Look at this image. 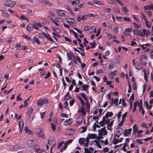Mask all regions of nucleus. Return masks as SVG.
<instances>
[{
	"label": "nucleus",
	"mask_w": 153,
	"mask_h": 153,
	"mask_svg": "<svg viewBox=\"0 0 153 153\" xmlns=\"http://www.w3.org/2000/svg\"><path fill=\"white\" fill-rule=\"evenodd\" d=\"M86 139L84 138H79V143L81 145L83 144L85 141Z\"/></svg>",
	"instance_id": "473e14b6"
},
{
	"label": "nucleus",
	"mask_w": 153,
	"mask_h": 153,
	"mask_svg": "<svg viewBox=\"0 0 153 153\" xmlns=\"http://www.w3.org/2000/svg\"><path fill=\"white\" fill-rule=\"evenodd\" d=\"M34 141L33 140H30L27 141V145L28 147L33 146L34 145Z\"/></svg>",
	"instance_id": "f3484780"
},
{
	"label": "nucleus",
	"mask_w": 153,
	"mask_h": 153,
	"mask_svg": "<svg viewBox=\"0 0 153 153\" xmlns=\"http://www.w3.org/2000/svg\"><path fill=\"white\" fill-rule=\"evenodd\" d=\"M51 127L53 130L55 131L56 129V126L53 123H51Z\"/></svg>",
	"instance_id": "6e6d98bb"
},
{
	"label": "nucleus",
	"mask_w": 153,
	"mask_h": 153,
	"mask_svg": "<svg viewBox=\"0 0 153 153\" xmlns=\"http://www.w3.org/2000/svg\"><path fill=\"white\" fill-rule=\"evenodd\" d=\"M57 13L61 16L65 17V12L63 10L57 9L56 10Z\"/></svg>",
	"instance_id": "9d476101"
},
{
	"label": "nucleus",
	"mask_w": 153,
	"mask_h": 153,
	"mask_svg": "<svg viewBox=\"0 0 153 153\" xmlns=\"http://www.w3.org/2000/svg\"><path fill=\"white\" fill-rule=\"evenodd\" d=\"M114 10L115 11L116 13H120V11L118 7H115L113 8Z\"/></svg>",
	"instance_id": "c9c22d12"
},
{
	"label": "nucleus",
	"mask_w": 153,
	"mask_h": 153,
	"mask_svg": "<svg viewBox=\"0 0 153 153\" xmlns=\"http://www.w3.org/2000/svg\"><path fill=\"white\" fill-rule=\"evenodd\" d=\"M140 14L141 15L140 17L142 19L144 20V21L147 20V19L146 16L143 12H141L140 13Z\"/></svg>",
	"instance_id": "7c9ffc66"
},
{
	"label": "nucleus",
	"mask_w": 153,
	"mask_h": 153,
	"mask_svg": "<svg viewBox=\"0 0 153 153\" xmlns=\"http://www.w3.org/2000/svg\"><path fill=\"white\" fill-rule=\"evenodd\" d=\"M71 97L69 95V93L68 92L67 94L64 97V99L65 100H68Z\"/></svg>",
	"instance_id": "a18cd8bd"
},
{
	"label": "nucleus",
	"mask_w": 153,
	"mask_h": 153,
	"mask_svg": "<svg viewBox=\"0 0 153 153\" xmlns=\"http://www.w3.org/2000/svg\"><path fill=\"white\" fill-rule=\"evenodd\" d=\"M16 3L15 1H7L4 2V4L6 6L12 7L14 6Z\"/></svg>",
	"instance_id": "39448f33"
},
{
	"label": "nucleus",
	"mask_w": 153,
	"mask_h": 153,
	"mask_svg": "<svg viewBox=\"0 0 153 153\" xmlns=\"http://www.w3.org/2000/svg\"><path fill=\"white\" fill-rule=\"evenodd\" d=\"M72 123L71 119H69L66 120L63 123L64 126H67L70 125Z\"/></svg>",
	"instance_id": "dca6fc26"
},
{
	"label": "nucleus",
	"mask_w": 153,
	"mask_h": 153,
	"mask_svg": "<svg viewBox=\"0 0 153 153\" xmlns=\"http://www.w3.org/2000/svg\"><path fill=\"white\" fill-rule=\"evenodd\" d=\"M133 25L134 26V28L136 29H137L140 28V25L137 24L135 23L134 22L133 23Z\"/></svg>",
	"instance_id": "8fccbe9b"
},
{
	"label": "nucleus",
	"mask_w": 153,
	"mask_h": 153,
	"mask_svg": "<svg viewBox=\"0 0 153 153\" xmlns=\"http://www.w3.org/2000/svg\"><path fill=\"white\" fill-rule=\"evenodd\" d=\"M27 30L29 32L32 31L33 29V27L31 24H28L27 27Z\"/></svg>",
	"instance_id": "393cba45"
},
{
	"label": "nucleus",
	"mask_w": 153,
	"mask_h": 153,
	"mask_svg": "<svg viewBox=\"0 0 153 153\" xmlns=\"http://www.w3.org/2000/svg\"><path fill=\"white\" fill-rule=\"evenodd\" d=\"M84 153H93L94 149L92 147H89V148H84Z\"/></svg>",
	"instance_id": "6e6552de"
},
{
	"label": "nucleus",
	"mask_w": 153,
	"mask_h": 153,
	"mask_svg": "<svg viewBox=\"0 0 153 153\" xmlns=\"http://www.w3.org/2000/svg\"><path fill=\"white\" fill-rule=\"evenodd\" d=\"M139 110L142 111V113L143 115H144L145 112V111L142 107H139Z\"/></svg>",
	"instance_id": "bf43d9fd"
},
{
	"label": "nucleus",
	"mask_w": 153,
	"mask_h": 153,
	"mask_svg": "<svg viewBox=\"0 0 153 153\" xmlns=\"http://www.w3.org/2000/svg\"><path fill=\"white\" fill-rule=\"evenodd\" d=\"M117 135H120L123 132V131L122 128L119 126L117 129Z\"/></svg>",
	"instance_id": "aec40b11"
},
{
	"label": "nucleus",
	"mask_w": 153,
	"mask_h": 153,
	"mask_svg": "<svg viewBox=\"0 0 153 153\" xmlns=\"http://www.w3.org/2000/svg\"><path fill=\"white\" fill-rule=\"evenodd\" d=\"M33 40L35 41L37 44L39 45L40 44V42L37 38L34 37Z\"/></svg>",
	"instance_id": "c03bdc74"
},
{
	"label": "nucleus",
	"mask_w": 153,
	"mask_h": 153,
	"mask_svg": "<svg viewBox=\"0 0 153 153\" xmlns=\"http://www.w3.org/2000/svg\"><path fill=\"white\" fill-rule=\"evenodd\" d=\"M89 143V140L87 137L86 138L85 141L83 143L85 147H88Z\"/></svg>",
	"instance_id": "58836bf2"
},
{
	"label": "nucleus",
	"mask_w": 153,
	"mask_h": 153,
	"mask_svg": "<svg viewBox=\"0 0 153 153\" xmlns=\"http://www.w3.org/2000/svg\"><path fill=\"white\" fill-rule=\"evenodd\" d=\"M86 109L88 113H89L90 111V106L88 102H86Z\"/></svg>",
	"instance_id": "e433bc0d"
},
{
	"label": "nucleus",
	"mask_w": 153,
	"mask_h": 153,
	"mask_svg": "<svg viewBox=\"0 0 153 153\" xmlns=\"http://www.w3.org/2000/svg\"><path fill=\"white\" fill-rule=\"evenodd\" d=\"M143 132V130H139L138 131L137 133V137H141L142 136V135L141 134V133Z\"/></svg>",
	"instance_id": "37998d69"
},
{
	"label": "nucleus",
	"mask_w": 153,
	"mask_h": 153,
	"mask_svg": "<svg viewBox=\"0 0 153 153\" xmlns=\"http://www.w3.org/2000/svg\"><path fill=\"white\" fill-rule=\"evenodd\" d=\"M36 134L39 137H41L42 138H44V136L42 130H40L39 131H37L36 133Z\"/></svg>",
	"instance_id": "b1692460"
},
{
	"label": "nucleus",
	"mask_w": 153,
	"mask_h": 153,
	"mask_svg": "<svg viewBox=\"0 0 153 153\" xmlns=\"http://www.w3.org/2000/svg\"><path fill=\"white\" fill-rule=\"evenodd\" d=\"M146 22V27L149 28L152 26V23L151 22H149L147 19L145 21Z\"/></svg>",
	"instance_id": "a878e982"
},
{
	"label": "nucleus",
	"mask_w": 153,
	"mask_h": 153,
	"mask_svg": "<svg viewBox=\"0 0 153 153\" xmlns=\"http://www.w3.org/2000/svg\"><path fill=\"white\" fill-rule=\"evenodd\" d=\"M135 68L138 70H140L142 68V67L139 64H137L136 65H135Z\"/></svg>",
	"instance_id": "603ef678"
},
{
	"label": "nucleus",
	"mask_w": 153,
	"mask_h": 153,
	"mask_svg": "<svg viewBox=\"0 0 153 153\" xmlns=\"http://www.w3.org/2000/svg\"><path fill=\"white\" fill-rule=\"evenodd\" d=\"M89 85H84L82 86L81 90L83 91H86L87 93L88 94V88H89Z\"/></svg>",
	"instance_id": "f8f14e48"
},
{
	"label": "nucleus",
	"mask_w": 153,
	"mask_h": 153,
	"mask_svg": "<svg viewBox=\"0 0 153 153\" xmlns=\"http://www.w3.org/2000/svg\"><path fill=\"white\" fill-rule=\"evenodd\" d=\"M117 72V71H111V76H109V77L111 79L114 78V77L116 76Z\"/></svg>",
	"instance_id": "c756f323"
},
{
	"label": "nucleus",
	"mask_w": 153,
	"mask_h": 153,
	"mask_svg": "<svg viewBox=\"0 0 153 153\" xmlns=\"http://www.w3.org/2000/svg\"><path fill=\"white\" fill-rule=\"evenodd\" d=\"M94 4H97L98 5H104L103 3L99 1H94Z\"/></svg>",
	"instance_id": "4c0bfd02"
},
{
	"label": "nucleus",
	"mask_w": 153,
	"mask_h": 153,
	"mask_svg": "<svg viewBox=\"0 0 153 153\" xmlns=\"http://www.w3.org/2000/svg\"><path fill=\"white\" fill-rule=\"evenodd\" d=\"M125 120V119H122V120L120 122V123L119 124V126H122L123 123L124 122V121Z\"/></svg>",
	"instance_id": "052dcab7"
},
{
	"label": "nucleus",
	"mask_w": 153,
	"mask_h": 153,
	"mask_svg": "<svg viewBox=\"0 0 153 153\" xmlns=\"http://www.w3.org/2000/svg\"><path fill=\"white\" fill-rule=\"evenodd\" d=\"M113 120H112L107 125V127L108 130L111 131L112 130V126L113 125Z\"/></svg>",
	"instance_id": "a211bd4d"
},
{
	"label": "nucleus",
	"mask_w": 153,
	"mask_h": 153,
	"mask_svg": "<svg viewBox=\"0 0 153 153\" xmlns=\"http://www.w3.org/2000/svg\"><path fill=\"white\" fill-rule=\"evenodd\" d=\"M79 2V0H75L72 1V4L73 5H76L78 4Z\"/></svg>",
	"instance_id": "79ce46f5"
},
{
	"label": "nucleus",
	"mask_w": 153,
	"mask_h": 153,
	"mask_svg": "<svg viewBox=\"0 0 153 153\" xmlns=\"http://www.w3.org/2000/svg\"><path fill=\"white\" fill-rule=\"evenodd\" d=\"M22 36L24 37L26 39H28L29 40H31V38L29 36L26 35L25 34H24L22 35Z\"/></svg>",
	"instance_id": "3c124183"
},
{
	"label": "nucleus",
	"mask_w": 153,
	"mask_h": 153,
	"mask_svg": "<svg viewBox=\"0 0 153 153\" xmlns=\"http://www.w3.org/2000/svg\"><path fill=\"white\" fill-rule=\"evenodd\" d=\"M133 132L134 134H136L138 130V128L136 124L134 125L133 127Z\"/></svg>",
	"instance_id": "4be33fe9"
},
{
	"label": "nucleus",
	"mask_w": 153,
	"mask_h": 153,
	"mask_svg": "<svg viewBox=\"0 0 153 153\" xmlns=\"http://www.w3.org/2000/svg\"><path fill=\"white\" fill-rule=\"evenodd\" d=\"M72 133V130L71 129H68L66 131L65 133L68 135H71Z\"/></svg>",
	"instance_id": "72a5a7b5"
},
{
	"label": "nucleus",
	"mask_w": 153,
	"mask_h": 153,
	"mask_svg": "<svg viewBox=\"0 0 153 153\" xmlns=\"http://www.w3.org/2000/svg\"><path fill=\"white\" fill-rule=\"evenodd\" d=\"M97 137V135L94 134H90L88 135L87 137H86L89 140V139H94Z\"/></svg>",
	"instance_id": "4468645a"
},
{
	"label": "nucleus",
	"mask_w": 153,
	"mask_h": 153,
	"mask_svg": "<svg viewBox=\"0 0 153 153\" xmlns=\"http://www.w3.org/2000/svg\"><path fill=\"white\" fill-rule=\"evenodd\" d=\"M80 94L82 96L83 99L86 101V102H89L88 100L87 99V97H86V94L85 93H81Z\"/></svg>",
	"instance_id": "bb28decb"
},
{
	"label": "nucleus",
	"mask_w": 153,
	"mask_h": 153,
	"mask_svg": "<svg viewBox=\"0 0 153 153\" xmlns=\"http://www.w3.org/2000/svg\"><path fill=\"white\" fill-rule=\"evenodd\" d=\"M113 115V113L112 112L107 111L105 116H104L103 117H104L106 118H108L109 117H112Z\"/></svg>",
	"instance_id": "5701e85b"
},
{
	"label": "nucleus",
	"mask_w": 153,
	"mask_h": 153,
	"mask_svg": "<svg viewBox=\"0 0 153 153\" xmlns=\"http://www.w3.org/2000/svg\"><path fill=\"white\" fill-rule=\"evenodd\" d=\"M105 10L106 13H108L111 12V9L110 8L108 7H105Z\"/></svg>",
	"instance_id": "13d9d810"
},
{
	"label": "nucleus",
	"mask_w": 153,
	"mask_h": 153,
	"mask_svg": "<svg viewBox=\"0 0 153 153\" xmlns=\"http://www.w3.org/2000/svg\"><path fill=\"white\" fill-rule=\"evenodd\" d=\"M37 104L39 106H41L43 105L42 99L39 100L37 101Z\"/></svg>",
	"instance_id": "09e8293b"
},
{
	"label": "nucleus",
	"mask_w": 153,
	"mask_h": 153,
	"mask_svg": "<svg viewBox=\"0 0 153 153\" xmlns=\"http://www.w3.org/2000/svg\"><path fill=\"white\" fill-rule=\"evenodd\" d=\"M65 8L68 11H69L70 12V13L72 15H73V16H74V13H73L72 12L71 10V8H70V7H69L66 6H65Z\"/></svg>",
	"instance_id": "49530a36"
},
{
	"label": "nucleus",
	"mask_w": 153,
	"mask_h": 153,
	"mask_svg": "<svg viewBox=\"0 0 153 153\" xmlns=\"http://www.w3.org/2000/svg\"><path fill=\"white\" fill-rule=\"evenodd\" d=\"M83 117L82 116H79L77 119V123L78 124H80L83 121Z\"/></svg>",
	"instance_id": "412c9836"
},
{
	"label": "nucleus",
	"mask_w": 153,
	"mask_h": 153,
	"mask_svg": "<svg viewBox=\"0 0 153 153\" xmlns=\"http://www.w3.org/2000/svg\"><path fill=\"white\" fill-rule=\"evenodd\" d=\"M39 3L45 4V5L49 6H51L52 5V4L50 3L47 0H39Z\"/></svg>",
	"instance_id": "0eeeda50"
},
{
	"label": "nucleus",
	"mask_w": 153,
	"mask_h": 153,
	"mask_svg": "<svg viewBox=\"0 0 153 153\" xmlns=\"http://www.w3.org/2000/svg\"><path fill=\"white\" fill-rule=\"evenodd\" d=\"M53 30L56 33H59L60 32H61L60 30V29H59L57 27H55L53 28Z\"/></svg>",
	"instance_id": "de8ad7c7"
},
{
	"label": "nucleus",
	"mask_w": 153,
	"mask_h": 153,
	"mask_svg": "<svg viewBox=\"0 0 153 153\" xmlns=\"http://www.w3.org/2000/svg\"><path fill=\"white\" fill-rule=\"evenodd\" d=\"M122 10L123 11L125 12V13H127L128 11V10L126 7H123L122 8Z\"/></svg>",
	"instance_id": "0e129e2a"
},
{
	"label": "nucleus",
	"mask_w": 153,
	"mask_h": 153,
	"mask_svg": "<svg viewBox=\"0 0 153 153\" xmlns=\"http://www.w3.org/2000/svg\"><path fill=\"white\" fill-rule=\"evenodd\" d=\"M90 44L91 45V48H93L95 47V42H90Z\"/></svg>",
	"instance_id": "e2e57ef3"
},
{
	"label": "nucleus",
	"mask_w": 153,
	"mask_h": 153,
	"mask_svg": "<svg viewBox=\"0 0 153 153\" xmlns=\"http://www.w3.org/2000/svg\"><path fill=\"white\" fill-rule=\"evenodd\" d=\"M138 107V100L136 102H135L134 104V108L133 110V111L134 112L136 110V107L137 106Z\"/></svg>",
	"instance_id": "c85d7f7f"
},
{
	"label": "nucleus",
	"mask_w": 153,
	"mask_h": 153,
	"mask_svg": "<svg viewBox=\"0 0 153 153\" xmlns=\"http://www.w3.org/2000/svg\"><path fill=\"white\" fill-rule=\"evenodd\" d=\"M33 111V109L31 107H30L28 109L26 113V115L28 117V118H30Z\"/></svg>",
	"instance_id": "ddd939ff"
},
{
	"label": "nucleus",
	"mask_w": 153,
	"mask_h": 153,
	"mask_svg": "<svg viewBox=\"0 0 153 153\" xmlns=\"http://www.w3.org/2000/svg\"><path fill=\"white\" fill-rule=\"evenodd\" d=\"M67 55H68V60H72V57L73 56V54H67Z\"/></svg>",
	"instance_id": "338daca9"
},
{
	"label": "nucleus",
	"mask_w": 153,
	"mask_h": 153,
	"mask_svg": "<svg viewBox=\"0 0 153 153\" xmlns=\"http://www.w3.org/2000/svg\"><path fill=\"white\" fill-rule=\"evenodd\" d=\"M107 134V131L106 130V127L102 128L99 130L98 137L100 139L103 138V136Z\"/></svg>",
	"instance_id": "f03ea898"
},
{
	"label": "nucleus",
	"mask_w": 153,
	"mask_h": 153,
	"mask_svg": "<svg viewBox=\"0 0 153 153\" xmlns=\"http://www.w3.org/2000/svg\"><path fill=\"white\" fill-rule=\"evenodd\" d=\"M25 131L28 134H32V132L28 128L27 126H25Z\"/></svg>",
	"instance_id": "ea45409f"
},
{
	"label": "nucleus",
	"mask_w": 153,
	"mask_h": 153,
	"mask_svg": "<svg viewBox=\"0 0 153 153\" xmlns=\"http://www.w3.org/2000/svg\"><path fill=\"white\" fill-rule=\"evenodd\" d=\"M38 37L42 39H44L45 38L50 41L53 42V40L50 36L48 34H46L44 32L39 33L38 34Z\"/></svg>",
	"instance_id": "7ed1b4c3"
},
{
	"label": "nucleus",
	"mask_w": 153,
	"mask_h": 153,
	"mask_svg": "<svg viewBox=\"0 0 153 153\" xmlns=\"http://www.w3.org/2000/svg\"><path fill=\"white\" fill-rule=\"evenodd\" d=\"M144 79L146 81H148V76L147 75V74L146 72V70H145L144 71Z\"/></svg>",
	"instance_id": "4d7b16f0"
},
{
	"label": "nucleus",
	"mask_w": 153,
	"mask_h": 153,
	"mask_svg": "<svg viewBox=\"0 0 153 153\" xmlns=\"http://www.w3.org/2000/svg\"><path fill=\"white\" fill-rule=\"evenodd\" d=\"M114 66L113 63H110L108 66V69L109 70H112Z\"/></svg>",
	"instance_id": "680f3d73"
},
{
	"label": "nucleus",
	"mask_w": 153,
	"mask_h": 153,
	"mask_svg": "<svg viewBox=\"0 0 153 153\" xmlns=\"http://www.w3.org/2000/svg\"><path fill=\"white\" fill-rule=\"evenodd\" d=\"M131 29L129 28H127L126 29L124 32V34L126 35H128L130 34V32L131 31Z\"/></svg>",
	"instance_id": "2f4dec72"
},
{
	"label": "nucleus",
	"mask_w": 153,
	"mask_h": 153,
	"mask_svg": "<svg viewBox=\"0 0 153 153\" xmlns=\"http://www.w3.org/2000/svg\"><path fill=\"white\" fill-rule=\"evenodd\" d=\"M78 111L82 115L84 116H85L86 114L85 109L83 107H82L80 109L78 110Z\"/></svg>",
	"instance_id": "2eb2a0df"
},
{
	"label": "nucleus",
	"mask_w": 153,
	"mask_h": 153,
	"mask_svg": "<svg viewBox=\"0 0 153 153\" xmlns=\"http://www.w3.org/2000/svg\"><path fill=\"white\" fill-rule=\"evenodd\" d=\"M145 12L148 14L149 17H150L152 15V12L149 10L145 11Z\"/></svg>",
	"instance_id": "69168bd1"
},
{
	"label": "nucleus",
	"mask_w": 153,
	"mask_h": 153,
	"mask_svg": "<svg viewBox=\"0 0 153 153\" xmlns=\"http://www.w3.org/2000/svg\"><path fill=\"white\" fill-rule=\"evenodd\" d=\"M103 120L104 121L105 124H108L110 123V119H108V118H106L104 117H102Z\"/></svg>",
	"instance_id": "cd10ccee"
},
{
	"label": "nucleus",
	"mask_w": 153,
	"mask_h": 153,
	"mask_svg": "<svg viewBox=\"0 0 153 153\" xmlns=\"http://www.w3.org/2000/svg\"><path fill=\"white\" fill-rule=\"evenodd\" d=\"M132 131V129L131 128L125 130L124 131V135L126 136H129L131 134Z\"/></svg>",
	"instance_id": "9b49d317"
},
{
	"label": "nucleus",
	"mask_w": 153,
	"mask_h": 153,
	"mask_svg": "<svg viewBox=\"0 0 153 153\" xmlns=\"http://www.w3.org/2000/svg\"><path fill=\"white\" fill-rule=\"evenodd\" d=\"M120 135H114V140L113 142V143L114 144H116L117 143L121 142L123 140V138H120L119 139Z\"/></svg>",
	"instance_id": "20e7f679"
},
{
	"label": "nucleus",
	"mask_w": 153,
	"mask_h": 153,
	"mask_svg": "<svg viewBox=\"0 0 153 153\" xmlns=\"http://www.w3.org/2000/svg\"><path fill=\"white\" fill-rule=\"evenodd\" d=\"M144 11H148V10H153V4H152L150 5H146L144 6Z\"/></svg>",
	"instance_id": "1a4fd4ad"
},
{
	"label": "nucleus",
	"mask_w": 153,
	"mask_h": 153,
	"mask_svg": "<svg viewBox=\"0 0 153 153\" xmlns=\"http://www.w3.org/2000/svg\"><path fill=\"white\" fill-rule=\"evenodd\" d=\"M33 25H36L39 27H41L42 26L41 24L35 21H34L33 22Z\"/></svg>",
	"instance_id": "5fc2aeb1"
},
{
	"label": "nucleus",
	"mask_w": 153,
	"mask_h": 153,
	"mask_svg": "<svg viewBox=\"0 0 153 153\" xmlns=\"http://www.w3.org/2000/svg\"><path fill=\"white\" fill-rule=\"evenodd\" d=\"M42 101L43 105L45 104L48 103L49 102L48 100L47 99H42Z\"/></svg>",
	"instance_id": "864d4df0"
},
{
	"label": "nucleus",
	"mask_w": 153,
	"mask_h": 153,
	"mask_svg": "<svg viewBox=\"0 0 153 153\" xmlns=\"http://www.w3.org/2000/svg\"><path fill=\"white\" fill-rule=\"evenodd\" d=\"M74 102L75 100L73 99L71 100H70L69 101L70 106H72L74 104Z\"/></svg>",
	"instance_id": "774afa93"
},
{
	"label": "nucleus",
	"mask_w": 153,
	"mask_h": 153,
	"mask_svg": "<svg viewBox=\"0 0 153 153\" xmlns=\"http://www.w3.org/2000/svg\"><path fill=\"white\" fill-rule=\"evenodd\" d=\"M140 60L143 65H145L147 64V59L145 55H141Z\"/></svg>",
	"instance_id": "423d86ee"
},
{
	"label": "nucleus",
	"mask_w": 153,
	"mask_h": 153,
	"mask_svg": "<svg viewBox=\"0 0 153 153\" xmlns=\"http://www.w3.org/2000/svg\"><path fill=\"white\" fill-rule=\"evenodd\" d=\"M137 34L141 36L144 37L146 35L148 37L149 34V30H147L146 29H143L142 30H139L137 31Z\"/></svg>",
	"instance_id": "f257e3e1"
},
{
	"label": "nucleus",
	"mask_w": 153,
	"mask_h": 153,
	"mask_svg": "<svg viewBox=\"0 0 153 153\" xmlns=\"http://www.w3.org/2000/svg\"><path fill=\"white\" fill-rule=\"evenodd\" d=\"M73 141V140L72 139L69 140L68 141L65 143L64 145L66 147H67L68 145L71 143Z\"/></svg>",
	"instance_id": "a19ab883"
},
{
	"label": "nucleus",
	"mask_w": 153,
	"mask_h": 153,
	"mask_svg": "<svg viewBox=\"0 0 153 153\" xmlns=\"http://www.w3.org/2000/svg\"><path fill=\"white\" fill-rule=\"evenodd\" d=\"M66 22L69 24L70 25L74 26V25L76 24V22L74 20H68V19H66Z\"/></svg>",
	"instance_id": "6ab92c4d"
},
{
	"label": "nucleus",
	"mask_w": 153,
	"mask_h": 153,
	"mask_svg": "<svg viewBox=\"0 0 153 153\" xmlns=\"http://www.w3.org/2000/svg\"><path fill=\"white\" fill-rule=\"evenodd\" d=\"M76 97L80 101L81 104L83 106H84L85 105V102H84V100L81 98V97L79 96H77Z\"/></svg>",
	"instance_id": "f704fd0d"
}]
</instances>
